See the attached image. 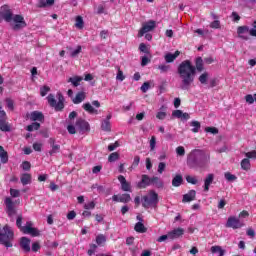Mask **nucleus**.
<instances>
[{"mask_svg":"<svg viewBox=\"0 0 256 256\" xmlns=\"http://www.w3.org/2000/svg\"><path fill=\"white\" fill-rule=\"evenodd\" d=\"M196 71H203V58L198 57L196 59V67L189 60L182 61L177 69V73L181 80L180 89L182 91H189L191 84L195 81Z\"/></svg>","mask_w":256,"mask_h":256,"instance_id":"1","label":"nucleus"},{"mask_svg":"<svg viewBox=\"0 0 256 256\" xmlns=\"http://www.w3.org/2000/svg\"><path fill=\"white\" fill-rule=\"evenodd\" d=\"M10 195L12 197H19L21 195V192L19 190H17V189L11 188L10 189Z\"/></svg>","mask_w":256,"mask_h":256,"instance_id":"58","label":"nucleus"},{"mask_svg":"<svg viewBox=\"0 0 256 256\" xmlns=\"http://www.w3.org/2000/svg\"><path fill=\"white\" fill-rule=\"evenodd\" d=\"M134 229L136 233H147V228H145V225L142 222H137Z\"/></svg>","mask_w":256,"mask_h":256,"instance_id":"30","label":"nucleus"},{"mask_svg":"<svg viewBox=\"0 0 256 256\" xmlns=\"http://www.w3.org/2000/svg\"><path fill=\"white\" fill-rule=\"evenodd\" d=\"M241 168H242L244 171H249V169H251V161H250L248 158H244V159L241 161Z\"/></svg>","mask_w":256,"mask_h":256,"instance_id":"31","label":"nucleus"},{"mask_svg":"<svg viewBox=\"0 0 256 256\" xmlns=\"http://www.w3.org/2000/svg\"><path fill=\"white\" fill-rule=\"evenodd\" d=\"M211 29H221V22L219 20H215L210 24Z\"/></svg>","mask_w":256,"mask_h":256,"instance_id":"50","label":"nucleus"},{"mask_svg":"<svg viewBox=\"0 0 256 256\" xmlns=\"http://www.w3.org/2000/svg\"><path fill=\"white\" fill-rule=\"evenodd\" d=\"M84 25H85V22L83 21V17L77 16L76 17L75 27L77 29H83Z\"/></svg>","mask_w":256,"mask_h":256,"instance_id":"37","label":"nucleus"},{"mask_svg":"<svg viewBox=\"0 0 256 256\" xmlns=\"http://www.w3.org/2000/svg\"><path fill=\"white\" fill-rule=\"evenodd\" d=\"M48 6H51V5H55V0H46L45 1H41L40 2V7H47Z\"/></svg>","mask_w":256,"mask_h":256,"instance_id":"48","label":"nucleus"},{"mask_svg":"<svg viewBox=\"0 0 256 256\" xmlns=\"http://www.w3.org/2000/svg\"><path fill=\"white\" fill-rule=\"evenodd\" d=\"M176 154L178 155V157H185V147L178 146L176 148Z\"/></svg>","mask_w":256,"mask_h":256,"instance_id":"44","label":"nucleus"},{"mask_svg":"<svg viewBox=\"0 0 256 256\" xmlns=\"http://www.w3.org/2000/svg\"><path fill=\"white\" fill-rule=\"evenodd\" d=\"M41 124L34 122L26 127V131H39Z\"/></svg>","mask_w":256,"mask_h":256,"instance_id":"35","label":"nucleus"},{"mask_svg":"<svg viewBox=\"0 0 256 256\" xmlns=\"http://www.w3.org/2000/svg\"><path fill=\"white\" fill-rule=\"evenodd\" d=\"M226 227L230 229H241V227H245V223L235 216H230L227 220Z\"/></svg>","mask_w":256,"mask_h":256,"instance_id":"7","label":"nucleus"},{"mask_svg":"<svg viewBox=\"0 0 256 256\" xmlns=\"http://www.w3.org/2000/svg\"><path fill=\"white\" fill-rule=\"evenodd\" d=\"M185 235V229L183 228H175L172 231L168 232V237L170 241H174V239H179V237H183Z\"/></svg>","mask_w":256,"mask_h":256,"instance_id":"10","label":"nucleus"},{"mask_svg":"<svg viewBox=\"0 0 256 256\" xmlns=\"http://www.w3.org/2000/svg\"><path fill=\"white\" fill-rule=\"evenodd\" d=\"M67 131H68V133H70V135H75V133H77V131H76V129H75V126H73V125H68V127H67Z\"/></svg>","mask_w":256,"mask_h":256,"instance_id":"61","label":"nucleus"},{"mask_svg":"<svg viewBox=\"0 0 256 256\" xmlns=\"http://www.w3.org/2000/svg\"><path fill=\"white\" fill-rule=\"evenodd\" d=\"M82 108L84 109V111H86L87 113H90V115H98L99 111H97V109L93 108V106L91 105V103H85L82 105Z\"/></svg>","mask_w":256,"mask_h":256,"instance_id":"21","label":"nucleus"},{"mask_svg":"<svg viewBox=\"0 0 256 256\" xmlns=\"http://www.w3.org/2000/svg\"><path fill=\"white\" fill-rule=\"evenodd\" d=\"M237 34L240 39L248 41L249 39V27L248 26H239L237 28Z\"/></svg>","mask_w":256,"mask_h":256,"instance_id":"11","label":"nucleus"},{"mask_svg":"<svg viewBox=\"0 0 256 256\" xmlns=\"http://www.w3.org/2000/svg\"><path fill=\"white\" fill-rule=\"evenodd\" d=\"M47 99L50 107H53L55 111H62V109L65 107V104H63L65 98L61 94H58V102L55 100V96L53 94H49Z\"/></svg>","mask_w":256,"mask_h":256,"instance_id":"6","label":"nucleus"},{"mask_svg":"<svg viewBox=\"0 0 256 256\" xmlns=\"http://www.w3.org/2000/svg\"><path fill=\"white\" fill-rule=\"evenodd\" d=\"M208 79H209V74L207 72L202 73L198 78V80L200 81V83H202V85L207 84Z\"/></svg>","mask_w":256,"mask_h":256,"instance_id":"39","label":"nucleus"},{"mask_svg":"<svg viewBox=\"0 0 256 256\" xmlns=\"http://www.w3.org/2000/svg\"><path fill=\"white\" fill-rule=\"evenodd\" d=\"M21 231L26 235H32V237H39V230L33 228L32 222H27L26 225L21 228Z\"/></svg>","mask_w":256,"mask_h":256,"instance_id":"8","label":"nucleus"},{"mask_svg":"<svg viewBox=\"0 0 256 256\" xmlns=\"http://www.w3.org/2000/svg\"><path fill=\"white\" fill-rule=\"evenodd\" d=\"M85 97V92H79L72 101L75 105H79V103H83V101H85Z\"/></svg>","mask_w":256,"mask_h":256,"instance_id":"24","label":"nucleus"},{"mask_svg":"<svg viewBox=\"0 0 256 256\" xmlns=\"http://www.w3.org/2000/svg\"><path fill=\"white\" fill-rule=\"evenodd\" d=\"M225 179H227V181H235V179H237V176L227 172L225 173Z\"/></svg>","mask_w":256,"mask_h":256,"instance_id":"55","label":"nucleus"},{"mask_svg":"<svg viewBox=\"0 0 256 256\" xmlns=\"http://www.w3.org/2000/svg\"><path fill=\"white\" fill-rule=\"evenodd\" d=\"M165 117H167V113L166 112L159 111L156 114V118L160 119V121H163V119H165Z\"/></svg>","mask_w":256,"mask_h":256,"instance_id":"54","label":"nucleus"},{"mask_svg":"<svg viewBox=\"0 0 256 256\" xmlns=\"http://www.w3.org/2000/svg\"><path fill=\"white\" fill-rule=\"evenodd\" d=\"M211 161V153L206 150L194 149L187 156V165L190 169H205Z\"/></svg>","mask_w":256,"mask_h":256,"instance_id":"2","label":"nucleus"},{"mask_svg":"<svg viewBox=\"0 0 256 256\" xmlns=\"http://www.w3.org/2000/svg\"><path fill=\"white\" fill-rule=\"evenodd\" d=\"M183 183V176L181 175H176L173 179H172V185L173 187H181Z\"/></svg>","mask_w":256,"mask_h":256,"instance_id":"27","label":"nucleus"},{"mask_svg":"<svg viewBox=\"0 0 256 256\" xmlns=\"http://www.w3.org/2000/svg\"><path fill=\"white\" fill-rule=\"evenodd\" d=\"M0 17L6 21V23H13L11 24L12 29L14 31H19L20 29H24V27H27V22H25V18H23L22 15L16 14L13 15V12L11 9H9V6L5 5L1 7L0 10Z\"/></svg>","mask_w":256,"mask_h":256,"instance_id":"3","label":"nucleus"},{"mask_svg":"<svg viewBox=\"0 0 256 256\" xmlns=\"http://www.w3.org/2000/svg\"><path fill=\"white\" fill-rule=\"evenodd\" d=\"M195 195H197V192H195V190H190L187 194L183 195L182 202L190 203V201H195Z\"/></svg>","mask_w":256,"mask_h":256,"instance_id":"17","label":"nucleus"},{"mask_svg":"<svg viewBox=\"0 0 256 256\" xmlns=\"http://www.w3.org/2000/svg\"><path fill=\"white\" fill-rule=\"evenodd\" d=\"M106 242H107V237H105V235L99 234L98 236H96L97 245L99 246L105 245Z\"/></svg>","mask_w":256,"mask_h":256,"instance_id":"34","label":"nucleus"},{"mask_svg":"<svg viewBox=\"0 0 256 256\" xmlns=\"http://www.w3.org/2000/svg\"><path fill=\"white\" fill-rule=\"evenodd\" d=\"M13 230L6 225L3 227V229L0 228V244L5 245L6 247H13V244L11 243L13 241Z\"/></svg>","mask_w":256,"mask_h":256,"instance_id":"4","label":"nucleus"},{"mask_svg":"<svg viewBox=\"0 0 256 256\" xmlns=\"http://www.w3.org/2000/svg\"><path fill=\"white\" fill-rule=\"evenodd\" d=\"M42 147H43V144H41V143H34L33 144L34 151H41Z\"/></svg>","mask_w":256,"mask_h":256,"instance_id":"64","label":"nucleus"},{"mask_svg":"<svg viewBox=\"0 0 256 256\" xmlns=\"http://www.w3.org/2000/svg\"><path fill=\"white\" fill-rule=\"evenodd\" d=\"M31 121H43L44 116L43 113L39 111H34L30 114Z\"/></svg>","mask_w":256,"mask_h":256,"instance_id":"25","label":"nucleus"},{"mask_svg":"<svg viewBox=\"0 0 256 256\" xmlns=\"http://www.w3.org/2000/svg\"><path fill=\"white\" fill-rule=\"evenodd\" d=\"M118 181L121 183L122 191H131V184L127 182L125 176L120 175L118 176Z\"/></svg>","mask_w":256,"mask_h":256,"instance_id":"14","label":"nucleus"},{"mask_svg":"<svg viewBox=\"0 0 256 256\" xmlns=\"http://www.w3.org/2000/svg\"><path fill=\"white\" fill-rule=\"evenodd\" d=\"M39 249H41V245L39 244V242H34L32 244V251L34 253H37V251H39Z\"/></svg>","mask_w":256,"mask_h":256,"instance_id":"59","label":"nucleus"},{"mask_svg":"<svg viewBox=\"0 0 256 256\" xmlns=\"http://www.w3.org/2000/svg\"><path fill=\"white\" fill-rule=\"evenodd\" d=\"M117 160H119V153H117V152L111 153V154L109 155V157H108V161H109L110 163H114V161H117Z\"/></svg>","mask_w":256,"mask_h":256,"instance_id":"42","label":"nucleus"},{"mask_svg":"<svg viewBox=\"0 0 256 256\" xmlns=\"http://www.w3.org/2000/svg\"><path fill=\"white\" fill-rule=\"evenodd\" d=\"M245 101L248 103V105H253L255 103V96L251 94H247L245 96Z\"/></svg>","mask_w":256,"mask_h":256,"instance_id":"43","label":"nucleus"},{"mask_svg":"<svg viewBox=\"0 0 256 256\" xmlns=\"http://www.w3.org/2000/svg\"><path fill=\"white\" fill-rule=\"evenodd\" d=\"M5 205L8 215H15V208L13 207V200H11V198L5 199Z\"/></svg>","mask_w":256,"mask_h":256,"instance_id":"19","label":"nucleus"},{"mask_svg":"<svg viewBox=\"0 0 256 256\" xmlns=\"http://www.w3.org/2000/svg\"><path fill=\"white\" fill-rule=\"evenodd\" d=\"M5 101H6V105H7L8 109L13 111V109H14L13 100H11V98H7Z\"/></svg>","mask_w":256,"mask_h":256,"instance_id":"60","label":"nucleus"},{"mask_svg":"<svg viewBox=\"0 0 256 256\" xmlns=\"http://www.w3.org/2000/svg\"><path fill=\"white\" fill-rule=\"evenodd\" d=\"M131 201V195L122 194L119 196V203H129Z\"/></svg>","mask_w":256,"mask_h":256,"instance_id":"38","label":"nucleus"},{"mask_svg":"<svg viewBox=\"0 0 256 256\" xmlns=\"http://www.w3.org/2000/svg\"><path fill=\"white\" fill-rule=\"evenodd\" d=\"M111 114H108L106 119L102 121L101 128L102 131H111Z\"/></svg>","mask_w":256,"mask_h":256,"instance_id":"16","label":"nucleus"},{"mask_svg":"<svg viewBox=\"0 0 256 256\" xmlns=\"http://www.w3.org/2000/svg\"><path fill=\"white\" fill-rule=\"evenodd\" d=\"M245 157H247V159H256V151L252 150L250 152L245 153Z\"/></svg>","mask_w":256,"mask_h":256,"instance_id":"52","label":"nucleus"},{"mask_svg":"<svg viewBox=\"0 0 256 256\" xmlns=\"http://www.w3.org/2000/svg\"><path fill=\"white\" fill-rule=\"evenodd\" d=\"M151 185H155L158 189H161L163 187V182L161 178L154 176L151 178Z\"/></svg>","mask_w":256,"mask_h":256,"instance_id":"28","label":"nucleus"},{"mask_svg":"<svg viewBox=\"0 0 256 256\" xmlns=\"http://www.w3.org/2000/svg\"><path fill=\"white\" fill-rule=\"evenodd\" d=\"M79 53H81V46H78L77 48H76V50H74V51H72L71 52V57H77L78 55H79Z\"/></svg>","mask_w":256,"mask_h":256,"instance_id":"63","label":"nucleus"},{"mask_svg":"<svg viewBox=\"0 0 256 256\" xmlns=\"http://www.w3.org/2000/svg\"><path fill=\"white\" fill-rule=\"evenodd\" d=\"M151 87H154V84L152 81L150 82H144L143 85L141 86V91L142 93H147Z\"/></svg>","mask_w":256,"mask_h":256,"instance_id":"36","label":"nucleus"},{"mask_svg":"<svg viewBox=\"0 0 256 256\" xmlns=\"http://www.w3.org/2000/svg\"><path fill=\"white\" fill-rule=\"evenodd\" d=\"M94 207H95V202L93 201L84 204V209L86 210L93 209Z\"/></svg>","mask_w":256,"mask_h":256,"instance_id":"62","label":"nucleus"},{"mask_svg":"<svg viewBox=\"0 0 256 256\" xmlns=\"http://www.w3.org/2000/svg\"><path fill=\"white\" fill-rule=\"evenodd\" d=\"M165 167H167V164H165V162H160L158 164V173H160V175L163 173V171H165Z\"/></svg>","mask_w":256,"mask_h":256,"instance_id":"53","label":"nucleus"},{"mask_svg":"<svg viewBox=\"0 0 256 256\" xmlns=\"http://www.w3.org/2000/svg\"><path fill=\"white\" fill-rule=\"evenodd\" d=\"M187 183H191V185H197V178L195 176H186Z\"/></svg>","mask_w":256,"mask_h":256,"instance_id":"47","label":"nucleus"},{"mask_svg":"<svg viewBox=\"0 0 256 256\" xmlns=\"http://www.w3.org/2000/svg\"><path fill=\"white\" fill-rule=\"evenodd\" d=\"M20 181L22 183V185H30L31 183V174H22L20 177Z\"/></svg>","mask_w":256,"mask_h":256,"instance_id":"29","label":"nucleus"},{"mask_svg":"<svg viewBox=\"0 0 256 256\" xmlns=\"http://www.w3.org/2000/svg\"><path fill=\"white\" fill-rule=\"evenodd\" d=\"M80 81H83L81 76H73L68 79V83H71L73 87H79Z\"/></svg>","mask_w":256,"mask_h":256,"instance_id":"26","label":"nucleus"},{"mask_svg":"<svg viewBox=\"0 0 256 256\" xmlns=\"http://www.w3.org/2000/svg\"><path fill=\"white\" fill-rule=\"evenodd\" d=\"M192 128V133H199V129H201V123L199 121H192L190 123Z\"/></svg>","mask_w":256,"mask_h":256,"instance_id":"33","label":"nucleus"},{"mask_svg":"<svg viewBox=\"0 0 256 256\" xmlns=\"http://www.w3.org/2000/svg\"><path fill=\"white\" fill-rule=\"evenodd\" d=\"M179 55H181V52L179 50H177L174 54L167 53L164 56V59H165L166 63H173V61H175V59H177Z\"/></svg>","mask_w":256,"mask_h":256,"instance_id":"20","label":"nucleus"},{"mask_svg":"<svg viewBox=\"0 0 256 256\" xmlns=\"http://www.w3.org/2000/svg\"><path fill=\"white\" fill-rule=\"evenodd\" d=\"M51 91V88L49 86H42L40 88V95L41 97H45V95H47V93Z\"/></svg>","mask_w":256,"mask_h":256,"instance_id":"46","label":"nucleus"},{"mask_svg":"<svg viewBox=\"0 0 256 256\" xmlns=\"http://www.w3.org/2000/svg\"><path fill=\"white\" fill-rule=\"evenodd\" d=\"M49 143L51 145V150L49 151V155H55L61 151V146L57 143H55V139L50 138Z\"/></svg>","mask_w":256,"mask_h":256,"instance_id":"13","label":"nucleus"},{"mask_svg":"<svg viewBox=\"0 0 256 256\" xmlns=\"http://www.w3.org/2000/svg\"><path fill=\"white\" fill-rule=\"evenodd\" d=\"M159 203V195L151 190L146 196L142 199V206L145 209H149L151 207H157V204Z\"/></svg>","mask_w":256,"mask_h":256,"instance_id":"5","label":"nucleus"},{"mask_svg":"<svg viewBox=\"0 0 256 256\" xmlns=\"http://www.w3.org/2000/svg\"><path fill=\"white\" fill-rule=\"evenodd\" d=\"M155 145H157V138L155 136H152L150 139V149L151 151H155Z\"/></svg>","mask_w":256,"mask_h":256,"instance_id":"51","label":"nucleus"},{"mask_svg":"<svg viewBox=\"0 0 256 256\" xmlns=\"http://www.w3.org/2000/svg\"><path fill=\"white\" fill-rule=\"evenodd\" d=\"M0 158L2 163H7L9 161V157L7 156V152L3 148V146H0Z\"/></svg>","mask_w":256,"mask_h":256,"instance_id":"32","label":"nucleus"},{"mask_svg":"<svg viewBox=\"0 0 256 256\" xmlns=\"http://www.w3.org/2000/svg\"><path fill=\"white\" fill-rule=\"evenodd\" d=\"M215 176L213 174H208L206 179L204 180V191H209V187L211 186V183H213V179Z\"/></svg>","mask_w":256,"mask_h":256,"instance_id":"23","label":"nucleus"},{"mask_svg":"<svg viewBox=\"0 0 256 256\" xmlns=\"http://www.w3.org/2000/svg\"><path fill=\"white\" fill-rule=\"evenodd\" d=\"M116 79L117 81H125V76L123 75V71H121V69L118 70Z\"/></svg>","mask_w":256,"mask_h":256,"instance_id":"57","label":"nucleus"},{"mask_svg":"<svg viewBox=\"0 0 256 256\" xmlns=\"http://www.w3.org/2000/svg\"><path fill=\"white\" fill-rule=\"evenodd\" d=\"M0 129L1 131H11V127H9V124L5 120H0Z\"/></svg>","mask_w":256,"mask_h":256,"instance_id":"41","label":"nucleus"},{"mask_svg":"<svg viewBox=\"0 0 256 256\" xmlns=\"http://www.w3.org/2000/svg\"><path fill=\"white\" fill-rule=\"evenodd\" d=\"M211 253H221V255H225V250L221 248V246H212L211 247Z\"/></svg>","mask_w":256,"mask_h":256,"instance_id":"40","label":"nucleus"},{"mask_svg":"<svg viewBox=\"0 0 256 256\" xmlns=\"http://www.w3.org/2000/svg\"><path fill=\"white\" fill-rule=\"evenodd\" d=\"M230 18L234 23H239V21H241V16H239L237 12H232V14L230 15Z\"/></svg>","mask_w":256,"mask_h":256,"instance_id":"45","label":"nucleus"},{"mask_svg":"<svg viewBox=\"0 0 256 256\" xmlns=\"http://www.w3.org/2000/svg\"><path fill=\"white\" fill-rule=\"evenodd\" d=\"M158 69L161 71V73H167V71H169L170 67H169V65L162 64V65L158 66Z\"/></svg>","mask_w":256,"mask_h":256,"instance_id":"56","label":"nucleus"},{"mask_svg":"<svg viewBox=\"0 0 256 256\" xmlns=\"http://www.w3.org/2000/svg\"><path fill=\"white\" fill-rule=\"evenodd\" d=\"M172 117H176V119H182V121H189L191 119V116L187 112H183L181 110H174L172 112Z\"/></svg>","mask_w":256,"mask_h":256,"instance_id":"12","label":"nucleus"},{"mask_svg":"<svg viewBox=\"0 0 256 256\" xmlns=\"http://www.w3.org/2000/svg\"><path fill=\"white\" fill-rule=\"evenodd\" d=\"M20 245L22 249L26 251V253H29V251H31V240H29L27 237L21 238Z\"/></svg>","mask_w":256,"mask_h":256,"instance_id":"18","label":"nucleus"},{"mask_svg":"<svg viewBox=\"0 0 256 256\" xmlns=\"http://www.w3.org/2000/svg\"><path fill=\"white\" fill-rule=\"evenodd\" d=\"M205 131L206 133H212V135H217V133H219V130L215 127H206Z\"/></svg>","mask_w":256,"mask_h":256,"instance_id":"49","label":"nucleus"},{"mask_svg":"<svg viewBox=\"0 0 256 256\" xmlns=\"http://www.w3.org/2000/svg\"><path fill=\"white\" fill-rule=\"evenodd\" d=\"M76 127L80 129V131H89V122L80 118L76 121Z\"/></svg>","mask_w":256,"mask_h":256,"instance_id":"15","label":"nucleus"},{"mask_svg":"<svg viewBox=\"0 0 256 256\" xmlns=\"http://www.w3.org/2000/svg\"><path fill=\"white\" fill-rule=\"evenodd\" d=\"M149 185H151V178L148 175H145V174L142 175V180L138 184V187L145 188V187H149Z\"/></svg>","mask_w":256,"mask_h":256,"instance_id":"22","label":"nucleus"},{"mask_svg":"<svg viewBox=\"0 0 256 256\" xmlns=\"http://www.w3.org/2000/svg\"><path fill=\"white\" fill-rule=\"evenodd\" d=\"M155 29V21L150 20L143 24L142 28L138 32V37H143L145 33H149V31H153Z\"/></svg>","mask_w":256,"mask_h":256,"instance_id":"9","label":"nucleus"}]
</instances>
